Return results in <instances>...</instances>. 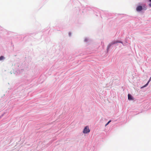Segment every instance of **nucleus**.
I'll list each match as a JSON object with an SVG mask.
<instances>
[{"mask_svg":"<svg viewBox=\"0 0 151 151\" xmlns=\"http://www.w3.org/2000/svg\"><path fill=\"white\" fill-rule=\"evenodd\" d=\"M149 6L150 7H151V3H150L149 4Z\"/></svg>","mask_w":151,"mask_h":151,"instance_id":"6e6552de","label":"nucleus"},{"mask_svg":"<svg viewBox=\"0 0 151 151\" xmlns=\"http://www.w3.org/2000/svg\"><path fill=\"white\" fill-rule=\"evenodd\" d=\"M142 6H138L137 7L136 10L137 12H140L142 10Z\"/></svg>","mask_w":151,"mask_h":151,"instance_id":"7ed1b4c3","label":"nucleus"},{"mask_svg":"<svg viewBox=\"0 0 151 151\" xmlns=\"http://www.w3.org/2000/svg\"><path fill=\"white\" fill-rule=\"evenodd\" d=\"M128 99L130 100H133V98L132 96L129 94H128Z\"/></svg>","mask_w":151,"mask_h":151,"instance_id":"20e7f679","label":"nucleus"},{"mask_svg":"<svg viewBox=\"0 0 151 151\" xmlns=\"http://www.w3.org/2000/svg\"><path fill=\"white\" fill-rule=\"evenodd\" d=\"M90 130L89 129L88 126H86L84 128L83 132L84 134H87L90 132Z\"/></svg>","mask_w":151,"mask_h":151,"instance_id":"f257e3e1","label":"nucleus"},{"mask_svg":"<svg viewBox=\"0 0 151 151\" xmlns=\"http://www.w3.org/2000/svg\"><path fill=\"white\" fill-rule=\"evenodd\" d=\"M111 122V120L109 121L106 124L105 126H106Z\"/></svg>","mask_w":151,"mask_h":151,"instance_id":"0eeeda50","label":"nucleus"},{"mask_svg":"<svg viewBox=\"0 0 151 151\" xmlns=\"http://www.w3.org/2000/svg\"><path fill=\"white\" fill-rule=\"evenodd\" d=\"M4 59V58L3 56H1L0 57V60H2Z\"/></svg>","mask_w":151,"mask_h":151,"instance_id":"423d86ee","label":"nucleus"},{"mask_svg":"<svg viewBox=\"0 0 151 151\" xmlns=\"http://www.w3.org/2000/svg\"><path fill=\"white\" fill-rule=\"evenodd\" d=\"M151 80V77H150V79H149V80L148 81L147 83H146L145 86H143L142 88H144V87H145L148 84L149 82Z\"/></svg>","mask_w":151,"mask_h":151,"instance_id":"39448f33","label":"nucleus"},{"mask_svg":"<svg viewBox=\"0 0 151 151\" xmlns=\"http://www.w3.org/2000/svg\"><path fill=\"white\" fill-rule=\"evenodd\" d=\"M149 0V1H150L151 2V0Z\"/></svg>","mask_w":151,"mask_h":151,"instance_id":"1a4fd4ad","label":"nucleus"},{"mask_svg":"<svg viewBox=\"0 0 151 151\" xmlns=\"http://www.w3.org/2000/svg\"><path fill=\"white\" fill-rule=\"evenodd\" d=\"M118 43H122V42L119 41H113L109 45L108 47H109L111 45Z\"/></svg>","mask_w":151,"mask_h":151,"instance_id":"f03ea898","label":"nucleus"}]
</instances>
